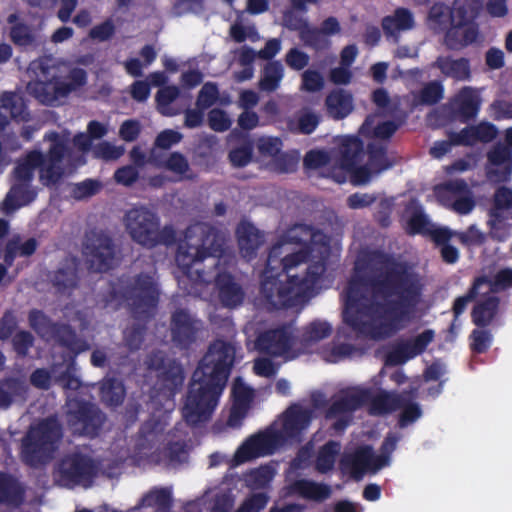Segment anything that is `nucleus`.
<instances>
[{"label": "nucleus", "instance_id": "f257e3e1", "mask_svg": "<svg viewBox=\"0 0 512 512\" xmlns=\"http://www.w3.org/2000/svg\"><path fill=\"white\" fill-rule=\"evenodd\" d=\"M425 309L419 278L386 260L375 279L350 282L343 322L356 334L385 338L420 318Z\"/></svg>", "mask_w": 512, "mask_h": 512}, {"label": "nucleus", "instance_id": "f03ea898", "mask_svg": "<svg viewBox=\"0 0 512 512\" xmlns=\"http://www.w3.org/2000/svg\"><path fill=\"white\" fill-rule=\"evenodd\" d=\"M329 239L306 225L288 229L272 246L261 280L266 305H296L321 288Z\"/></svg>", "mask_w": 512, "mask_h": 512}, {"label": "nucleus", "instance_id": "7ed1b4c3", "mask_svg": "<svg viewBox=\"0 0 512 512\" xmlns=\"http://www.w3.org/2000/svg\"><path fill=\"white\" fill-rule=\"evenodd\" d=\"M44 140L49 142L46 156L32 151L17 165L14 184L1 205L4 213H12L35 198L36 192L30 186L35 169L39 171L41 183L46 186L55 185L71 174V163L66 152L69 133H48Z\"/></svg>", "mask_w": 512, "mask_h": 512}, {"label": "nucleus", "instance_id": "20e7f679", "mask_svg": "<svg viewBox=\"0 0 512 512\" xmlns=\"http://www.w3.org/2000/svg\"><path fill=\"white\" fill-rule=\"evenodd\" d=\"M338 154H329L321 150H313L306 154L304 163L310 169H321L326 176L336 182H345L348 175L355 185L368 183L372 177L389 169L393 162L386 156L384 146L369 144V158L364 166H358L362 144L353 136L337 139Z\"/></svg>", "mask_w": 512, "mask_h": 512}, {"label": "nucleus", "instance_id": "39448f33", "mask_svg": "<svg viewBox=\"0 0 512 512\" xmlns=\"http://www.w3.org/2000/svg\"><path fill=\"white\" fill-rule=\"evenodd\" d=\"M314 410L308 407L292 406L279 422L263 432L248 437L231 458L216 452L209 457V467L227 462L231 467L239 466L253 459L272 454L286 441L296 438L306 429L313 418Z\"/></svg>", "mask_w": 512, "mask_h": 512}, {"label": "nucleus", "instance_id": "423d86ee", "mask_svg": "<svg viewBox=\"0 0 512 512\" xmlns=\"http://www.w3.org/2000/svg\"><path fill=\"white\" fill-rule=\"evenodd\" d=\"M226 236L206 223L190 225L180 241L176 254V263L183 275L190 279L195 288L194 293L202 295L198 286L208 285L215 277L211 272L202 271V262L208 261V267L217 266L224 251Z\"/></svg>", "mask_w": 512, "mask_h": 512}, {"label": "nucleus", "instance_id": "0eeeda50", "mask_svg": "<svg viewBox=\"0 0 512 512\" xmlns=\"http://www.w3.org/2000/svg\"><path fill=\"white\" fill-rule=\"evenodd\" d=\"M370 403L372 414H383L400 409V427H406L415 422L422 415L419 405L412 402L406 395L397 396L386 392H372L361 387L349 388L341 391L334 399L327 418L335 420L333 428L343 430L350 420V414L365 403Z\"/></svg>", "mask_w": 512, "mask_h": 512}, {"label": "nucleus", "instance_id": "6e6552de", "mask_svg": "<svg viewBox=\"0 0 512 512\" xmlns=\"http://www.w3.org/2000/svg\"><path fill=\"white\" fill-rule=\"evenodd\" d=\"M166 421L167 413L144 425L132 456L135 464L142 467L175 466L185 461V444L182 440H175L170 433H164Z\"/></svg>", "mask_w": 512, "mask_h": 512}, {"label": "nucleus", "instance_id": "1a4fd4ad", "mask_svg": "<svg viewBox=\"0 0 512 512\" xmlns=\"http://www.w3.org/2000/svg\"><path fill=\"white\" fill-rule=\"evenodd\" d=\"M40 69L39 79L28 84V91L41 103L47 105L61 104L69 94L86 84V72L66 63H55L45 59L37 65Z\"/></svg>", "mask_w": 512, "mask_h": 512}, {"label": "nucleus", "instance_id": "9d476101", "mask_svg": "<svg viewBox=\"0 0 512 512\" xmlns=\"http://www.w3.org/2000/svg\"><path fill=\"white\" fill-rule=\"evenodd\" d=\"M202 372H194L182 408L187 423L198 425L207 422L216 409L224 387L203 380Z\"/></svg>", "mask_w": 512, "mask_h": 512}, {"label": "nucleus", "instance_id": "9b49d317", "mask_svg": "<svg viewBox=\"0 0 512 512\" xmlns=\"http://www.w3.org/2000/svg\"><path fill=\"white\" fill-rule=\"evenodd\" d=\"M124 223L130 237L145 247H154L160 243L168 244L175 237L171 227H164L161 230L156 214L145 207L129 210L125 215Z\"/></svg>", "mask_w": 512, "mask_h": 512}, {"label": "nucleus", "instance_id": "f8f14e48", "mask_svg": "<svg viewBox=\"0 0 512 512\" xmlns=\"http://www.w3.org/2000/svg\"><path fill=\"white\" fill-rule=\"evenodd\" d=\"M61 438V428L50 418L33 424L22 442V457L35 466L49 459Z\"/></svg>", "mask_w": 512, "mask_h": 512}, {"label": "nucleus", "instance_id": "ddd939ff", "mask_svg": "<svg viewBox=\"0 0 512 512\" xmlns=\"http://www.w3.org/2000/svg\"><path fill=\"white\" fill-rule=\"evenodd\" d=\"M399 439L400 435H388L378 455L369 446H361L353 453H345L340 462L342 469L357 480L366 473H377L390 464V455L395 450Z\"/></svg>", "mask_w": 512, "mask_h": 512}, {"label": "nucleus", "instance_id": "4468645a", "mask_svg": "<svg viewBox=\"0 0 512 512\" xmlns=\"http://www.w3.org/2000/svg\"><path fill=\"white\" fill-rule=\"evenodd\" d=\"M482 3L480 0H455L452 27L445 35V44L450 49H461L473 43L478 29L472 20L477 16Z\"/></svg>", "mask_w": 512, "mask_h": 512}, {"label": "nucleus", "instance_id": "2eb2a0df", "mask_svg": "<svg viewBox=\"0 0 512 512\" xmlns=\"http://www.w3.org/2000/svg\"><path fill=\"white\" fill-rule=\"evenodd\" d=\"M236 355V347L232 343L217 340L210 345L194 372H202L201 379L211 381L225 388Z\"/></svg>", "mask_w": 512, "mask_h": 512}, {"label": "nucleus", "instance_id": "dca6fc26", "mask_svg": "<svg viewBox=\"0 0 512 512\" xmlns=\"http://www.w3.org/2000/svg\"><path fill=\"white\" fill-rule=\"evenodd\" d=\"M242 487L237 476H227L221 482L208 487L200 503L206 512H233Z\"/></svg>", "mask_w": 512, "mask_h": 512}, {"label": "nucleus", "instance_id": "f3484780", "mask_svg": "<svg viewBox=\"0 0 512 512\" xmlns=\"http://www.w3.org/2000/svg\"><path fill=\"white\" fill-rule=\"evenodd\" d=\"M256 347L260 351L274 357H282L284 360L295 359L303 353L302 347L293 337L290 326L268 329L261 333L257 338Z\"/></svg>", "mask_w": 512, "mask_h": 512}, {"label": "nucleus", "instance_id": "a211bd4d", "mask_svg": "<svg viewBox=\"0 0 512 512\" xmlns=\"http://www.w3.org/2000/svg\"><path fill=\"white\" fill-rule=\"evenodd\" d=\"M95 475L96 468L91 459L80 454L67 456L58 469V481L65 487H88Z\"/></svg>", "mask_w": 512, "mask_h": 512}, {"label": "nucleus", "instance_id": "6ab92c4d", "mask_svg": "<svg viewBox=\"0 0 512 512\" xmlns=\"http://www.w3.org/2000/svg\"><path fill=\"white\" fill-rule=\"evenodd\" d=\"M68 422L74 433L95 436L103 422V414L92 404L81 403L68 395Z\"/></svg>", "mask_w": 512, "mask_h": 512}, {"label": "nucleus", "instance_id": "aec40b11", "mask_svg": "<svg viewBox=\"0 0 512 512\" xmlns=\"http://www.w3.org/2000/svg\"><path fill=\"white\" fill-rule=\"evenodd\" d=\"M512 191L506 187L495 193L494 205L488 224L491 234L498 240H505L512 232Z\"/></svg>", "mask_w": 512, "mask_h": 512}, {"label": "nucleus", "instance_id": "412c9836", "mask_svg": "<svg viewBox=\"0 0 512 512\" xmlns=\"http://www.w3.org/2000/svg\"><path fill=\"white\" fill-rule=\"evenodd\" d=\"M434 194L442 205L452 208L458 214H469L475 206L473 194L462 180L439 185Z\"/></svg>", "mask_w": 512, "mask_h": 512}, {"label": "nucleus", "instance_id": "4be33fe9", "mask_svg": "<svg viewBox=\"0 0 512 512\" xmlns=\"http://www.w3.org/2000/svg\"><path fill=\"white\" fill-rule=\"evenodd\" d=\"M126 301L137 315L149 314L156 306L158 291L151 275H143L126 292Z\"/></svg>", "mask_w": 512, "mask_h": 512}, {"label": "nucleus", "instance_id": "5701e85b", "mask_svg": "<svg viewBox=\"0 0 512 512\" xmlns=\"http://www.w3.org/2000/svg\"><path fill=\"white\" fill-rule=\"evenodd\" d=\"M84 255L95 271H106L115 263V252L111 240L102 233H93L87 237Z\"/></svg>", "mask_w": 512, "mask_h": 512}, {"label": "nucleus", "instance_id": "b1692460", "mask_svg": "<svg viewBox=\"0 0 512 512\" xmlns=\"http://www.w3.org/2000/svg\"><path fill=\"white\" fill-rule=\"evenodd\" d=\"M435 331L432 329L423 332L399 343L388 355V361L392 364H403L417 355L423 353L427 346L434 340Z\"/></svg>", "mask_w": 512, "mask_h": 512}, {"label": "nucleus", "instance_id": "393cba45", "mask_svg": "<svg viewBox=\"0 0 512 512\" xmlns=\"http://www.w3.org/2000/svg\"><path fill=\"white\" fill-rule=\"evenodd\" d=\"M149 368L158 372L159 385L166 390L165 396L167 398L182 386L184 376L181 366L170 360L165 362L161 353L156 354L150 360Z\"/></svg>", "mask_w": 512, "mask_h": 512}, {"label": "nucleus", "instance_id": "a878e982", "mask_svg": "<svg viewBox=\"0 0 512 512\" xmlns=\"http://www.w3.org/2000/svg\"><path fill=\"white\" fill-rule=\"evenodd\" d=\"M512 173V152L503 145H496L488 153L487 176L491 181L503 182Z\"/></svg>", "mask_w": 512, "mask_h": 512}, {"label": "nucleus", "instance_id": "bb28decb", "mask_svg": "<svg viewBox=\"0 0 512 512\" xmlns=\"http://www.w3.org/2000/svg\"><path fill=\"white\" fill-rule=\"evenodd\" d=\"M282 24L290 30L298 31L301 40L308 46L322 49L326 45L320 32H317L316 28L310 27L306 18L293 10H287L284 13Z\"/></svg>", "mask_w": 512, "mask_h": 512}, {"label": "nucleus", "instance_id": "cd10ccee", "mask_svg": "<svg viewBox=\"0 0 512 512\" xmlns=\"http://www.w3.org/2000/svg\"><path fill=\"white\" fill-rule=\"evenodd\" d=\"M150 161L156 166L162 167L173 173L178 179H190L193 173L189 167L187 159L180 153L174 152L165 157L157 155L155 149L150 153Z\"/></svg>", "mask_w": 512, "mask_h": 512}, {"label": "nucleus", "instance_id": "c85d7f7f", "mask_svg": "<svg viewBox=\"0 0 512 512\" xmlns=\"http://www.w3.org/2000/svg\"><path fill=\"white\" fill-rule=\"evenodd\" d=\"M512 286V269H503L493 276H481L473 285V293L483 296Z\"/></svg>", "mask_w": 512, "mask_h": 512}, {"label": "nucleus", "instance_id": "c756f323", "mask_svg": "<svg viewBox=\"0 0 512 512\" xmlns=\"http://www.w3.org/2000/svg\"><path fill=\"white\" fill-rule=\"evenodd\" d=\"M397 127L393 121L384 120L383 115L376 113L367 117L360 128V134L366 138L382 141L388 139Z\"/></svg>", "mask_w": 512, "mask_h": 512}, {"label": "nucleus", "instance_id": "7c9ffc66", "mask_svg": "<svg viewBox=\"0 0 512 512\" xmlns=\"http://www.w3.org/2000/svg\"><path fill=\"white\" fill-rule=\"evenodd\" d=\"M445 77L456 81H468L471 77L470 63L466 58H453L451 56H440L434 62Z\"/></svg>", "mask_w": 512, "mask_h": 512}, {"label": "nucleus", "instance_id": "2f4dec72", "mask_svg": "<svg viewBox=\"0 0 512 512\" xmlns=\"http://www.w3.org/2000/svg\"><path fill=\"white\" fill-rule=\"evenodd\" d=\"M414 27V17L412 13L405 8H398L391 15L382 20V28L387 37L397 41L401 32L410 30Z\"/></svg>", "mask_w": 512, "mask_h": 512}, {"label": "nucleus", "instance_id": "473e14b6", "mask_svg": "<svg viewBox=\"0 0 512 512\" xmlns=\"http://www.w3.org/2000/svg\"><path fill=\"white\" fill-rule=\"evenodd\" d=\"M215 286L218 290V297L221 303L227 307L239 305L244 297L240 286L235 283L228 274H217Z\"/></svg>", "mask_w": 512, "mask_h": 512}, {"label": "nucleus", "instance_id": "72a5a7b5", "mask_svg": "<svg viewBox=\"0 0 512 512\" xmlns=\"http://www.w3.org/2000/svg\"><path fill=\"white\" fill-rule=\"evenodd\" d=\"M240 252L243 257L250 259L262 245L263 236L258 229L248 222H242L237 228Z\"/></svg>", "mask_w": 512, "mask_h": 512}, {"label": "nucleus", "instance_id": "f704fd0d", "mask_svg": "<svg viewBox=\"0 0 512 512\" xmlns=\"http://www.w3.org/2000/svg\"><path fill=\"white\" fill-rule=\"evenodd\" d=\"M9 117L25 119V105L22 97L14 93H4L0 97V129L8 123Z\"/></svg>", "mask_w": 512, "mask_h": 512}, {"label": "nucleus", "instance_id": "c9c22d12", "mask_svg": "<svg viewBox=\"0 0 512 512\" xmlns=\"http://www.w3.org/2000/svg\"><path fill=\"white\" fill-rule=\"evenodd\" d=\"M325 105L331 117L342 119L353 110V98L347 91L337 89L327 96Z\"/></svg>", "mask_w": 512, "mask_h": 512}, {"label": "nucleus", "instance_id": "e433bc0d", "mask_svg": "<svg viewBox=\"0 0 512 512\" xmlns=\"http://www.w3.org/2000/svg\"><path fill=\"white\" fill-rule=\"evenodd\" d=\"M480 106V96L477 90L464 87L453 100L454 109L465 118L476 116Z\"/></svg>", "mask_w": 512, "mask_h": 512}, {"label": "nucleus", "instance_id": "4c0bfd02", "mask_svg": "<svg viewBox=\"0 0 512 512\" xmlns=\"http://www.w3.org/2000/svg\"><path fill=\"white\" fill-rule=\"evenodd\" d=\"M26 385L23 381L10 379L0 383V407L6 408L26 399Z\"/></svg>", "mask_w": 512, "mask_h": 512}, {"label": "nucleus", "instance_id": "58836bf2", "mask_svg": "<svg viewBox=\"0 0 512 512\" xmlns=\"http://www.w3.org/2000/svg\"><path fill=\"white\" fill-rule=\"evenodd\" d=\"M473 309L472 318L473 322L478 326L488 325L497 313L498 298L495 295L482 296Z\"/></svg>", "mask_w": 512, "mask_h": 512}, {"label": "nucleus", "instance_id": "ea45409f", "mask_svg": "<svg viewBox=\"0 0 512 512\" xmlns=\"http://www.w3.org/2000/svg\"><path fill=\"white\" fill-rule=\"evenodd\" d=\"M197 329V322H195L190 315L181 310L174 313L172 317V334L173 338L179 343H183L190 339Z\"/></svg>", "mask_w": 512, "mask_h": 512}, {"label": "nucleus", "instance_id": "a19ab883", "mask_svg": "<svg viewBox=\"0 0 512 512\" xmlns=\"http://www.w3.org/2000/svg\"><path fill=\"white\" fill-rule=\"evenodd\" d=\"M332 333V326L330 323L324 320H315L309 323L303 330L302 333V344L304 349L310 348L312 345L317 342L325 339Z\"/></svg>", "mask_w": 512, "mask_h": 512}, {"label": "nucleus", "instance_id": "79ce46f5", "mask_svg": "<svg viewBox=\"0 0 512 512\" xmlns=\"http://www.w3.org/2000/svg\"><path fill=\"white\" fill-rule=\"evenodd\" d=\"M404 219L407 223V229L411 233L432 232L430 223L424 215L421 206L416 202H411L404 212ZM435 230H433L434 233Z\"/></svg>", "mask_w": 512, "mask_h": 512}, {"label": "nucleus", "instance_id": "37998d69", "mask_svg": "<svg viewBox=\"0 0 512 512\" xmlns=\"http://www.w3.org/2000/svg\"><path fill=\"white\" fill-rule=\"evenodd\" d=\"M320 117L310 110H302L288 121V128L292 132L310 134L319 124Z\"/></svg>", "mask_w": 512, "mask_h": 512}, {"label": "nucleus", "instance_id": "c03bdc74", "mask_svg": "<svg viewBox=\"0 0 512 512\" xmlns=\"http://www.w3.org/2000/svg\"><path fill=\"white\" fill-rule=\"evenodd\" d=\"M292 492L302 497L323 500L329 497L330 488L308 480H299L292 485Z\"/></svg>", "mask_w": 512, "mask_h": 512}, {"label": "nucleus", "instance_id": "a18cd8bd", "mask_svg": "<svg viewBox=\"0 0 512 512\" xmlns=\"http://www.w3.org/2000/svg\"><path fill=\"white\" fill-rule=\"evenodd\" d=\"M274 475L275 471L272 466L265 465L247 472L244 475V482L250 489H262L268 486Z\"/></svg>", "mask_w": 512, "mask_h": 512}, {"label": "nucleus", "instance_id": "49530a36", "mask_svg": "<svg viewBox=\"0 0 512 512\" xmlns=\"http://www.w3.org/2000/svg\"><path fill=\"white\" fill-rule=\"evenodd\" d=\"M340 449L341 446L338 442L330 441L325 444L318 452L316 469L321 473L330 471L334 467Z\"/></svg>", "mask_w": 512, "mask_h": 512}, {"label": "nucleus", "instance_id": "de8ad7c7", "mask_svg": "<svg viewBox=\"0 0 512 512\" xmlns=\"http://www.w3.org/2000/svg\"><path fill=\"white\" fill-rule=\"evenodd\" d=\"M22 488L12 477L0 473V502L18 504L21 501Z\"/></svg>", "mask_w": 512, "mask_h": 512}, {"label": "nucleus", "instance_id": "09e8293b", "mask_svg": "<svg viewBox=\"0 0 512 512\" xmlns=\"http://www.w3.org/2000/svg\"><path fill=\"white\" fill-rule=\"evenodd\" d=\"M453 20V11L443 4H435L428 15V25L435 31H441Z\"/></svg>", "mask_w": 512, "mask_h": 512}, {"label": "nucleus", "instance_id": "8fccbe9b", "mask_svg": "<svg viewBox=\"0 0 512 512\" xmlns=\"http://www.w3.org/2000/svg\"><path fill=\"white\" fill-rule=\"evenodd\" d=\"M284 76L283 66L279 62L268 63L260 80V87L265 91H273L278 88Z\"/></svg>", "mask_w": 512, "mask_h": 512}, {"label": "nucleus", "instance_id": "3c124183", "mask_svg": "<svg viewBox=\"0 0 512 512\" xmlns=\"http://www.w3.org/2000/svg\"><path fill=\"white\" fill-rule=\"evenodd\" d=\"M36 249V241L34 239H28L21 243L19 238H15L9 241L5 252V263L10 266L16 256H29Z\"/></svg>", "mask_w": 512, "mask_h": 512}, {"label": "nucleus", "instance_id": "603ef678", "mask_svg": "<svg viewBox=\"0 0 512 512\" xmlns=\"http://www.w3.org/2000/svg\"><path fill=\"white\" fill-rule=\"evenodd\" d=\"M125 395L122 383L115 379H105L101 386V397L109 405H119Z\"/></svg>", "mask_w": 512, "mask_h": 512}, {"label": "nucleus", "instance_id": "864d4df0", "mask_svg": "<svg viewBox=\"0 0 512 512\" xmlns=\"http://www.w3.org/2000/svg\"><path fill=\"white\" fill-rule=\"evenodd\" d=\"M107 127L97 121H91L88 125L89 136L78 134L74 137V145L82 152H87L91 148V140L102 138L107 134Z\"/></svg>", "mask_w": 512, "mask_h": 512}, {"label": "nucleus", "instance_id": "5fc2aeb1", "mask_svg": "<svg viewBox=\"0 0 512 512\" xmlns=\"http://www.w3.org/2000/svg\"><path fill=\"white\" fill-rule=\"evenodd\" d=\"M74 366L70 360L65 365L56 364L53 367V374L55 379L62 382L64 388L69 390H77L81 386L80 380L73 374Z\"/></svg>", "mask_w": 512, "mask_h": 512}, {"label": "nucleus", "instance_id": "6e6d98bb", "mask_svg": "<svg viewBox=\"0 0 512 512\" xmlns=\"http://www.w3.org/2000/svg\"><path fill=\"white\" fill-rule=\"evenodd\" d=\"M434 237L438 243L442 244L441 255L444 261L447 263H455L459 258V252L455 247L446 244L447 240L454 237L452 231L448 228L435 229Z\"/></svg>", "mask_w": 512, "mask_h": 512}, {"label": "nucleus", "instance_id": "4d7b16f0", "mask_svg": "<svg viewBox=\"0 0 512 512\" xmlns=\"http://www.w3.org/2000/svg\"><path fill=\"white\" fill-rule=\"evenodd\" d=\"M257 148L261 156L268 159L269 164L272 166L282 152V142L277 137H261L258 140Z\"/></svg>", "mask_w": 512, "mask_h": 512}, {"label": "nucleus", "instance_id": "13d9d810", "mask_svg": "<svg viewBox=\"0 0 512 512\" xmlns=\"http://www.w3.org/2000/svg\"><path fill=\"white\" fill-rule=\"evenodd\" d=\"M230 36L236 42H243L246 40L257 42L261 38L254 25L246 24L243 21H237L230 27Z\"/></svg>", "mask_w": 512, "mask_h": 512}, {"label": "nucleus", "instance_id": "bf43d9fd", "mask_svg": "<svg viewBox=\"0 0 512 512\" xmlns=\"http://www.w3.org/2000/svg\"><path fill=\"white\" fill-rule=\"evenodd\" d=\"M92 154L95 158L106 161L117 160L124 154V147L116 146L110 142L102 141L91 146Z\"/></svg>", "mask_w": 512, "mask_h": 512}, {"label": "nucleus", "instance_id": "052dcab7", "mask_svg": "<svg viewBox=\"0 0 512 512\" xmlns=\"http://www.w3.org/2000/svg\"><path fill=\"white\" fill-rule=\"evenodd\" d=\"M179 89L176 86H166L160 89L157 93L158 109L163 115L171 116L175 112L170 107V104L178 97Z\"/></svg>", "mask_w": 512, "mask_h": 512}, {"label": "nucleus", "instance_id": "680f3d73", "mask_svg": "<svg viewBox=\"0 0 512 512\" xmlns=\"http://www.w3.org/2000/svg\"><path fill=\"white\" fill-rule=\"evenodd\" d=\"M232 397L233 402L249 408L254 397V391L241 378H237L232 385Z\"/></svg>", "mask_w": 512, "mask_h": 512}, {"label": "nucleus", "instance_id": "e2e57ef3", "mask_svg": "<svg viewBox=\"0 0 512 512\" xmlns=\"http://www.w3.org/2000/svg\"><path fill=\"white\" fill-rule=\"evenodd\" d=\"M265 493H256L246 498L235 512H260L267 504Z\"/></svg>", "mask_w": 512, "mask_h": 512}, {"label": "nucleus", "instance_id": "0e129e2a", "mask_svg": "<svg viewBox=\"0 0 512 512\" xmlns=\"http://www.w3.org/2000/svg\"><path fill=\"white\" fill-rule=\"evenodd\" d=\"M208 122L210 127L218 132L228 130L232 124L230 117L221 109H212L208 115Z\"/></svg>", "mask_w": 512, "mask_h": 512}, {"label": "nucleus", "instance_id": "69168bd1", "mask_svg": "<svg viewBox=\"0 0 512 512\" xmlns=\"http://www.w3.org/2000/svg\"><path fill=\"white\" fill-rule=\"evenodd\" d=\"M218 99V89L213 83H206L199 92L197 106L206 109L212 106Z\"/></svg>", "mask_w": 512, "mask_h": 512}, {"label": "nucleus", "instance_id": "338daca9", "mask_svg": "<svg viewBox=\"0 0 512 512\" xmlns=\"http://www.w3.org/2000/svg\"><path fill=\"white\" fill-rule=\"evenodd\" d=\"M442 96L443 86L438 82H431L421 91L419 103L433 104L439 101Z\"/></svg>", "mask_w": 512, "mask_h": 512}, {"label": "nucleus", "instance_id": "774afa93", "mask_svg": "<svg viewBox=\"0 0 512 512\" xmlns=\"http://www.w3.org/2000/svg\"><path fill=\"white\" fill-rule=\"evenodd\" d=\"M324 85V79L322 75L315 70H307L302 74V88L315 92L321 90Z\"/></svg>", "mask_w": 512, "mask_h": 512}]
</instances>
